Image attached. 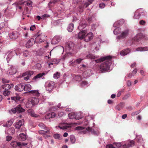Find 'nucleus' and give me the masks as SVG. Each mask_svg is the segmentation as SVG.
Returning <instances> with one entry per match:
<instances>
[{
	"mask_svg": "<svg viewBox=\"0 0 148 148\" xmlns=\"http://www.w3.org/2000/svg\"><path fill=\"white\" fill-rule=\"evenodd\" d=\"M112 57L110 56H105L95 60L97 63L103 61H105L102 63L100 66V70L101 72H105L110 69V66L112 63Z\"/></svg>",
	"mask_w": 148,
	"mask_h": 148,
	"instance_id": "obj_1",
	"label": "nucleus"
},
{
	"mask_svg": "<svg viewBox=\"0 0 148 148\" xmlns=\"http://www.w3.org/2000/svg\"><path fill=\"white\" fill-rule=\"evenodd\" d=\"M134 145V142L133 140L127 141L122 143H115L113 145L111 144L107 145L106 148H128Z\"/></svg>",
	"mask_w": 148,
	"mask_h": 148,
	"instance_id": "obj_2",
	"label": "nucleus"
},
{
	"mask_svg": "<svg viewBox=\"0 0 148 148\" xmlns=\"http://www.w3.org/2000/svg\"><path fill=\"white\" fill-rule=\"evenodd\" d=\"M84 129V127L82 126H78L75 128L76 130H81L80 132L84 134L86 133L87 132H91L92 134L96 136L98 135L99 134V131L96 128L94 129L92 127H88L86 130Z\"/></svg>",
	"mask_w": 148,
	"mask_h": 148,
	"instance_id": "obj_3",
	"label": "nucleus"
},
{
	"mask_svg": "<svg viewBox=\"0 0 148 148\" xmlns=\"http://www.w3.org/2000/svg\"><path fill=\"white\" fill-rule=\"evenodd\" d=\"M85 112H72L69 114V118L71 119H79L84 117L83 114Z\"/></svg>",
	"mask_w": 148,
	"mask_h": 148,
	"instance_id": "obj_4",
	"label": "nucleus"
},
{
	"mask_svg": "<svg viewBox=\"0 0 148 148\" xmlns=\"http://www.w3.org/2000/svg\"><path fill=\"white\" fill-rule=\"evenodd\" d=\"M84 114H83L84 117H85V120L84 121L82 120H79L77 121V122L75 123L76 124L78 125L82 124L84 126H86L89 125V121L88 120H90L93 119V117L91 116V115H88L87 116H85V114L87 113V112H84Z\"/></svg>",
	"mask_w": 148,
	"mask_h": 148,
	"instance_id": "obj_5",
	"label": "nucleus"
},
{
	"mask_svg": "<svg viewBox=\"0 0 148 148\" xmlns=\"http://www.w3.org/2000/svg\"><path fill=\"white\" fill-rule=\"evenodd\" d=\"M74 45V44L71 42H69L67 43L65 47V51L67 55H71L73 53Z\"/></svg>",
	"mask_w": 148,
	"mask_h": 148,
	"instance_id": "obj_6",
	"label": "nucleus"
},
{
	"mask_svg": "<svg viewBox=\"0 0 148 148\" xmlns=\"http://www.w3.org/2000/svg\"><path fill=\"white\" fill-rule=\"evenodd\" d=\"M39 100L36 97H32L29 99L26 105L27 108H30L34 105L37 104L39 102Z\"/></svg>",
	"mask_w": 148,
	"mask_h": 148,
	"instance_id": "obj_7",
	"label": "nucleus"
},
{
	"mask_svg": "<svg viewBox=\"0 0 148 148\" xmlns=\"http://www.w3.org/2000/svg\"><path fill=\"white\" fill-rule=\"evenodd\" d=\"M55 84L52 81H47L45 82V86L47 90L50 92L53 89Z\"/></svg>",
	"mask_w": 148,
	"mask_h": 148,
	"instance_id": "obj_8",
	"label": "nucleus"
},
{
	"mask_svg": "<svg viewBox=\"0 0 148 148\" xmlns=\"http://www.w3.org/2000/svg\"><path fill=\"white\" fill-rule=\"evenodd\" d=\"M27 143H22L15 141H12L10 143V145L14 147H16L21 148L23 147L26 146Z\"/></svg>",
	"mask_w": 148,
	"mask_h": 148,
	"instance_id": "obj_9",
	"label": "nucleus"
},
{
	"mask_svg": "<svg viewBox=\"0 0 148 148\" xmlns=\"http://www.w3.org/2000/svg\"><path fill=\"white\" fill-rule=\"evenodd\" d=\"M128 34L129 30L128 29H126L123 31L119 35L116 36V40H117V41H118L120 39H123L126 37Z\"/></svg>",
	"mask_w": 148,
	"mask_h": 148,
	"instance_id": "obj_10",
	"label": "nucleus"
},
{
	"mask_svg": "<svg viewBox=\"0 0 148 148\" xmlns=\"http://www.w3.org/2000/svg\"><path fill=\"white\" fill-rule=\"evenodd\" d=\"M45 37V35L44 33H41L40 34H38L34 42L41 43L44 41Z\"/></svg>",
	"mask_w": 148,
	"mask_h": 148,
	"instance_id": "obj_11",
	"label": "nucleus"
},
{
	"mask_svg": "<svg viewBox=\"0 0 148 148\" xmlns=\"http://www.w3.org/2000/svg\"><path fill=\"white\" fill-rule=\"evenodd\" d=\"M56 127H58L60 129H62L63 130H65L69 129L70 128L71 126L66 123H62L60 124L59 125Z\"/></svg>",
	"mask_w": 148,
	"mask_h": 148,
	"instance_id": "obj_12",
	"label": "nucleus"
},
{
	"mask_svg": "<svg viewBox=\"0 0 148 148\" xmlns=\"http://www.w3.org/2000/svg\"><path fill=\"white\" fill-rule=\"evenodd\" d=\"M16 54V56H19V53H18L16 50L11 51L8 55L7 57V61H10L12 57L14 56Z\"/></svg>",
	"mask_w": 148,
	"mask_h": 148,
	"instance_id": "obj_13",
	"label": "nucleus"
},
{
	"mask_svg": "<svg viewBox=\"0 0 148 148\" xmlns=\"http://www.w3.org/2000/svg\"><path fill=\"white\" fill-rule=\"evenodd\" d=\"M9 36L10 39L12 40H14L18 37L19 34L17 32L14 31L10 33L9 34Z\"/></svg>",
	"mask_w": 148,
	"mask_h": 148,
	"instance_id": "obj_14",
	"label": "nucleus"
},
{
	"mask_svg": "<svg viewBox=\"0 0 148 148\" xmlns=\"http://www.w3.org/2000/svg\"><path fill=\"white\" fill-rule=\"evenodd\" d=\"M87 33V31L86 30H82L78 34V38L80 39H84L85 36Z\"/></svg>",
	"mask_w": 148,
	"mask_h": 148,
	"instance_id": "obj_15",
	"label": "nucleus"
},
{
	"mask_svg": "<svg viewBox=\"0 0 148 148\" xmlns=\"http://www.w3.org/2000/svg\"><path fill=\"white\" fill-rule=\"evenodd\" d=\"M61 37L58 36H56L53 37L51 41L52 44H56L58 43L60 40Z\"/></svg>",
	"mask_w": 148,
	"mask_h": 148,
	"instance_id": "obj_16",
	"label": "nucleus"
},
{
	"mask_svg": "<svg viewBox=\"0 0 148 148\" xmlns=\"http://www.w3.org/2000/svg\"><path fill=\"white\" fill-rule=\"evenodd\" d=\"M93 34L92 32L88 33L86 34L84 39V40L86 42H88L92 39L93 37Z\"/></svg>",
	"mask_w": 148,
	"mask_h": 148,
	"instance_id": "obj_17",
	"label": "nucleus"
},
{
	"mask_svg": "<svg viewBox=\"0 0 148 148\" xmlns=\"http://www.w3.org/2000/svg\"><path fill=\"white\" fill-rule=\"evenodd\" d=\"M24 123V120H23L17 121L16 122L15 127L16 129H19L23 125Z\"/></svg>",
	"mask_w": 148,
	"mask_h": 148,
	"instance_id": "obj_18",
	"label": "nucleus"
},
{
	"mask_svg": "<svg viewBox=\"0 0 148 148\" xmlns=\"http://www.w3.org/2000/svg\"><path fill=\"white\" fill-rule=\"evenodd\" d=\"M24 84H19L15 87V89L16 90L21 92L23 91L24 89Z\"/></svg>",
	"mask_w": 148,
	"mask_h": 148,
	"instance_id": "obj_19",
	"label": "nucleus"
},
{
	"mask_svg": "<svg viewBox=\"0 0 148 148\" xmlns=\"http://www.w3.org/2000/svg\"><path fill=\"white\" fill-rule=\"evenodd\" d=\"M25 110L20 105H19L15 108H12L10 111H25Z\"/></svg>",
	"mask_w": 148,
	"mask_h": 148,
	"instance_id": "obj_20",
	"label": "nucleus"
},
{
	"mask_svg": "<svg viewBox=\"0 0 148 148\" xmlns=\"http://www.w3.org/2000/svg\"><path fill=\"white\" fill-rule=\"evenodd\" d=\"M16 69L14 66H11L8 71V73L10 75H13L16 73Z\"/></svg>",
	"mask_w": 148,
	"mask_h": 148,
	"instance_id": "obj_21",
	"label": "nucleus"
},
{
	"mask_svg": "<svg viewBox=\"0 0 148 148\" xmlns=\"http://www.w3.org/2000/svg\"><path fill=\"white\" fill-rule=\"evenodd\" d=\"M17 138L20 141H25L26 139V135L24 133H21L17 136Z\"/></svg>",
	"mask_w": 148,
	"mask_h": 148,
	"instance_id": "obj_22",
	"label": "nucleus"
},
{
	"mask_svg": "<svg viewBox=\"0 0 148 148\" xmlns=\"http://www.w3.org/2000/svg\"><path fill=\"white\" fill-rule=\"evenodd\" d=\"M124 21L123 19H121L120 20L115 22L113 25L114 27H117L118 26L121 25L123 24Z\"/></svg>",
	"mask_w": 148,
	"mask_h": 148,
	"instance_id": "obj_23",
	"label": "nucleus"
},
{
	"mask_svg": "<svg viewBox=\"0 0 148 148\" xmlns=\"http://www.w3.org/2000/svg\"><path fill=\"white\" fill-rule=\"evenodd\" d=\"M34 42V40L33 39H30L27 42L26 45V47L27 48H29L31 47L33 44V42Z\"/></svg>",
	"mask_w": 148,
	"mask_h": 148,
	"instance_id": "obj_24",
	"label": "nucleus"
},
{
	"mask_svg": "<svg viewBox=\"0 0 148 148\" xmlns=\"http://www.w3.org/2000/svg\"><path fill=\"white\" fill-rule=\"evenodd\" d=\"M143 37V34L141 33L137 34L133 38V39L135 41H138L139 40Z\"/></svg>",
	"mask_w": 148,
	"mask_h": 148,
	"instance_id": "obj_25",
	"label": "nucleus"
},
{
	"mask_svg": "<svg viewBox=\"0 0 148 148\" xmlns=\"http://www.w3.org/2000/svg\"><path fill=\"white\" fill-rule=\"evenodd\" d=\"M124 103L121 102L115 107V109L116 110H120L124 107Z\"/></svg>",
	"mask_w": 148,
	"mask_h": 148,
	"instance_id": "obj_26",
	"label": "nucleus"
},
{
	"mask_svg": "<svg viewBox=\"0 0 148 148\" xmlns=\"http://www.w3.org/2000/svg\"><path fill=\"white\" fill-rule=\"evenodd\" d=\"M136 140L137 142L140 143L142 145L143 143V138L142 137L141 135H139L136 136Z\"/></svg>",
	"mask_w": 148,
	"mask_h": 148,
	"instance_id": "obj_27",
	"label": "nucleus"
},
{
	"mask_svg": "<svg viewBox=\"0 0 148 148\" xmlns=\"http://www.w3.org/2000/svg\"><path fill=\"white\" fill-rule=\"evenodd\" d=\"M24 90L26 92H29V91H30V90L31 89V85L29 84H27L24 85Z\"/></svg>",
	"mask_w": 148,
	"mask_h": 148,
	"instance_id": "obj_28",
	"label": "nucleus"
},
{
	"mask_svg": "<svg viewBox=\"0 0 148 148\" xmlns=\"http://www.w3.org/2000/svg\"><path fill=\"white\" fill-rule=\"evenodd\" d=\"M46 75V74L44 73H40L37 74L34 77V79L35 80H36L38 79L42 78L43 79V78H42V77L45 76Z\"/></svg>",
	"mask_w": 148,
	"mask_h": 148,
	"instance_id": "obj_29",
	"label": "nucleus"
},
{
	"mask_svg": "<svg viewBox=\"0 0 148 148\" xmlns=\"http://www.w3.org/2000/svg\"><path fill=\"white\" fill-rule=\"evenodd\" d=\"M130 50L129 49H127L121 51L120 54L121 56H124L130 53Z\"/></svg>",
	"mask_w": 148,
	"mask_h": 148,
	"instance_id": "obj_30",
	"label": "nucleus"
},
{
	"mask_svg": "<svg viewBox=\"0 0 148 148\" xmlns=\"http://www.w3.org/2000/svg\"><path fill=\"white\" fill-rule=\"evenodd\" d=\"M56 113L54 112H51L47 114L46 115V118L47 119H50V118H54L56 116Z\"/></svg>",
	"mask_w": 148,
	"mask_h": 148,
	"instance_id": "obj_31",
	"label": "nucleus"
},
{
	"mask_svg": "<svg viewBox=\"0 0 148 148\" xmlns=\"http://www.w3.org/2000/svg\"><path fill=\"white\" fill-rule=\"evenodd\" d=\"M148 50V47H138L135 50L136 51H145Z\"/></svg>",
	"mask_w": 148,
	"mask_h": 148,
	"instance_id": "obj_32",
	"label": "nucleus"
},
{
	"mask_svg": "<svg viewBox=\"0 0 148 148\" xmlns=\"http://www.w3.org/2000/svg\"><path fill=\"white\" fill-rule=\"evenodd\" d=\"M29 93L32 94L34 96H36L38 97L40 95V94L38 90H32L29 91Z\"/></svg>",
	"mask_w": 148,
	"mask_h": 148,
	"instance_id": "obj_33",
	"label": "nucleus"
},
{
	"mask_svg": "<svg viewBox=\"0 0 148 148\" xmlns=\"http://www.w3.org/2000/svg\"><path fill=\"white\" fill-rule=\"evenodd\" d=\"M13 120H10L8 121L5 124L3 125V126L4 127H10L13 123Z\"/></svg>",
	"mask_w": 148,
	"mask_h": 148,
	"instance_id": "obj_34",
	"label": "nucleus"
},
{
	"mask_svg": "<svg viewBox=\"0 0 148 148\" xmlns=\"http://www.w3.org/2000/svg\"><path fill=\"white\" fill-rule=\"evenodd\" d=\"M11 86L9 84H6L2 85L1 88H2L3 90H9L10 89Z\"/></svg>",
	"mask_w": 148,
	"mask_h": 148,
	"instance_id": "obj_35",
	"label": "nucleus"
},
{
	"mask_svg": "<svg viewBox=\"0 0 148 148\" xmlns=\"http://www.w3.org/2000/svg\"><path fill=\"white\" fill-rule=\"evenodd\" d=\"M86 24L84 22H81L78 27V29L80 30L86 27Z\"/></svg>",
	"mask_w": 148,
	"mask_h": 148,
	"instance_id": "obj_36",
	"label": "nucleus"
},
{
	"mask_svg": "<svg viewBox=\"0 0 148 148\" xmlns=\"http://www.w3.org/2000/svg\"><path fill=\"white\" fill-rule=\"evenodd\" d=\"M34 73V72L32 71H28L25 72V73H23V76H25L26 75H29V77L31 76Z\"/></svg>",
	"mask_w": 148,
	"mask_h": 148,
	"instance_id": "obj_37",
	"label": "nucleus"
},
{
	"mask_svg": "<svg viewBox=\"0 0 148 148\" xmlns=\"http://www.w3.org/2000/svg\"><path fill=\"white\" fill-rule=\"evenodd\" d=\"M97 58V56H95L91 54H89L86 56V58L90 59H95Z\"/></svg>",
	"mask_w": 148,
	"mask_h": 148,
	"instance_id": "obj_38",
	"label": "nucleus"
},
{
	"mask_svg": "<svg viewBox=\"0 0 148 148\" xmlns=\"http://www.w3.org/2000/svg\"><path fill=\"white\" fill-rule=\"evenodd\" d=\"M74 28V25L73 23H71L68 27L67 29L68 31L69 32L72 31Z\"/></svg>",
	"mask_w": 148,
	"mask_h": 148,
	"instance_id": "obj_39",
	"label": "nucleus"
},
{
	"mask_svg": "<svg viewBox=\"0 0 148 148\" xmlns=\"http://www.w3.org/2000/svg\"><path fill=\"white\" fill-rule=\"evenodd\" d=\"M138 12L140 13V16H145L146 15V13L145 11L142 9H140V10H138Z\"/></svg>",
	"mask_w": 148,
	"mask_h": 148,
	"instance_id": "obj_40",
	"label": "nucleus"
},
{
	"mask_svg": "<svg viewBox=\"0 0 148 148\" xmlns=\"http://www.w3.org/2000/svg\"><path fill=\"white\" fill-rule=\"evenodd\" d=\"M121 32V29L118 27L114 29V33L115 34H117L120 33Z\"/></svg>",
	"mask_w": 148,
	"mask_h": 148,
	"instance_id": "obj_41",
	"label": "nucleus"
},
{
	"mask_svg": "<svg viewBox=\"0 0 148 148\" xmlns=\"http://www.w3.org/2000/svg\"><path fill=\"white\" fill-rule=\"evenodd\" d=\"M140 14L138 12V11L137 10L135 12L134 14V18L135 19H138L140 18Z\"/></svg>",
	"mask_w": 148,
	"mask_h": 148,
	"instance_id": "obj_42",
	"label": "nucleus"
},
{
	"mask_svg": "<svg viewBox=\"0 0 148 148\" xmlns=\"http://www.w3.org/2000/svg\"><path fill=\"white\" fill-rule=\"evenodd\" d=\"M20 99L21 98L19 96H14L11 97L12 100L16 102H17L19 101Z\"/></svg>",
	"mask_w": 148,
	"mask_h": 148,
	"instance_id": "obj_43",
	"label": "nucleus"
},
{
	"mask_svg": "<svg viewBox=\"0 0 148 148\" xmlns=\"http://www.w3.org/2000/svg\"><path fill=\"white\" fill-rule=\"evenodd\" d=\"M28 112V114L32 117H37L39 116L38 114H35L34 112Z\"/></svg>",
	"mask_w": 148,
	"mask_h": 148,
	"instance_id": "obj_44",
	"label": "nucleus"
},
{
	"mask_svg": "<svg viewBox=\"0 0 148 148\" xmlns=\"http://www.w3.org/2000/svg\"><path fill=\"white\" fill-rule=\"evenodd\" d=\"M45 130H40L39 131V133L40 134H44L47 133L49 132V130L48 128H46V129H45Z\"/></svg>",
	"mask_w": 148,
	"mask_h": 148,
	"instance_id": "obj_45",
	"label": "nucleus"
},
{
	"mask_svg": "<svg viewBox=\"0 0 148 148\" xmlns=\"http://www.w3.org/2000/svg\"><path fill=\"white\" fill-rule=\"evenodd\" d=\"M19 53V56H20L21 55H22V56L25 57H27L29 55V53L27 50H25L22 53Z\"/></svg>",
	"mask_w": 148,
	"mask_h": 148,
	"instance_id": "obj_46",
	"label": "nucleus"
},
{
	"mask_svg": "<svg viewBox=\"0 0 148 148\" xmlns=\"http://www.w3.org/2000/svg\"><path fill=\"white\" fill-rule=\"evenodd\" d=\"M70 140L72 144H73L75 143V136L73 135H71L70 136Z\"/></svg>",
	"mask_w": 148,
	"mask_h": 148,
	"instance_id": "obj_47",
	"label": "nucleus"
},
{
	"mask_svg": "<svg viewBox=\"0 0 148 148\" xmlns=\"http://www.w3.org/2000/svg\"><path fill=\"white\" fill-rule=\"evenodd\" d=\"M3 94L5 96H7L9 95L10 93V91L9 90H3Z\"/></svg>",
	"mask_w": 148,
	"mask_h": 148,
	"instance_id": "obj_48",
	"label": "nucleus"
},
{
	"mask_svg": "<svg viewBox=\"0 0 148 148\" xmlns=\"http://www.w3.org/2000/svg\"><path fill=\"white\" fill-rule=\"evenodd\" d=\"M88 84V83L86 81H82L80 83V85L82 87L85 86Z\"/></svg>",
	"mask_w": 148,
	"mask_h": 148,
	"instance_id": "obj_49",
	"label": "nucleus"
},
{
	"mask_svg": "<svg viewBox=\"0 0 148 148\" xmlns=\"http://www.w3.org/2000/svg\"><path fill=\"white\" fill-rule=\"evenodd\" d=\"M8 131L10 132V134H13L15 132L14 128L13 127H11L9 129Z\"/></svg>",
	"mask_w": 148,
	"mask_h": 148,
	"instance_id": "obj_50",
	"label": "nucleus"
},
{
	"mask_svg": "<svg viewBox=\"0 0 148 148\" xmlns=\"http://www.w3.org/2000/svg\"><path fill=\"white\" fill-rule=\"evenodd\" d=\"M53 77L56 79H58L60 77V74L59 72H57L53 74Z\"/></svg>",
	"mask_w": 148,
	"mask_h": 148,
	"instance_id": "obj_51",
	"label": "nucleus"
},
{
	"mask_svg": "<svg viewBox=\"0 0 148 148\" xmlns=\"http://www.w3.org/2000/svg\"><path fill=\"white\" fill-rule=\"evenodd\" d=\"M83 60V59L78 58L75 60L74 62V63L79 64L80 63L82 60Z\"/></svg>",
	"mask_w": 148,
	"mask_h": 148,
	"instance_id": "obj_52",
	"label": "nucleus"
},
{
	"mask_svg": "<svg viewBox=\"0 0 148 148\" xmlns=\"http://www.w3.org/2000/svg\"><path fill=\"white\" fill-rule=\"evenodd\" d=\"M26 2V5L27 6H30L32 7V2L30 1H26L24 2L23 3Z\"/></svg>",
	"mask_w": 148,
	"mask_h": 148,
	"instance_id": "obj_53",
	"label": "nucleus"
},
{
	"mask_svg": "<svg viewBox=\"0 0 148 148\" xmlns=\"http://www.w3.org/2000/svg\"><path fill=\"white\" fill-rule=\"evenodd\" d=\"M58 108H59L58 106H53L51 108V109L49 111H55L56 110H57Z\"/></svg>",
	"mask_w": 148,
	"mask_h": 148,
	"instance_id": "obj_54",
	"label": "nucleus"
},
{
	"mask_svg": "<svg viewBox=\"0 0 148 148\" xmlns=\"http://www.w3.org/2000/svg\"><path fill=\"white\" fill-rule=\"evenodd\" d=\"M36 68L37 69H40L41 68V64L40 63H37L35 65Z\"/></svg>",
	"mask_w": 148,
	"mask_h": 148,
	"instance_id": "obj_55",
	"label": "nucleus"
},
{
	"mask_svg": "<svg viewBox=\"0 0 148 148\" xmlns=\"http://www.w3.org/2000/svg\"><path fill=\"white\" fill-rule=\"evenodd\" d=\"M75 79L77 81H79L81 79V77L80 75H77L75 76Z\"/></svg>",
	"mask_w": 148,
	"mask_h": 148,
	"instance_id": "obj_56",
	"label": "nucleus"
},
{
	"mask_svg": "<svg viewBox=\"0 0 148 148\" xmlns=\"http://www.w3.org/2000/svg\"><path fill=\"white\" fill-rule=\"evenodd\" d=\"M38 126L44 129H46L47 128L45 125L43 123H40L39 124Z\"/></svg>",
	"mask_w": 148,
	"mask_h": 148,
	"instance_id": "obj_57",
	"label": "nucleus"
},
{
	"mask_svg": "<svg viewBox=\"0 0 148 148\" xmlns=\"http://www.w3.org/2000/svg\"><path fill=\"white\" fill-rule=\"evenodd\" d=\"M53 137L56 139H59L60 138V134H56L54 135Z\"/></svg>",
	"mask_w": 148,
	"mask_h": 148,
	"instance_id": "obj_58",
	"label": "nucleus"
},
{
	"mask_svg": "<svg viewBox=\"0 0 148 148\" xmlns=\"http://www.w3.org/2000/svg\"><path fill=\"white\" fill-rule=\"evenodd\" d=\"M57 2V1L56 0H53L52 1H50L48 3V5L49 6H51V4L52 3L53 4H54Z\"/></svg>",
	"mask_w": 148,
	"mask_h": 148,
	"instance_id": "obj_59",
	"label": "nucleus"
},
{
	"mask_svg": "<svg viewBox=\"0 0 148 148\" xmlns=\"http://www.w3.org/2000/svg\"><path fill=\"white\" fill-rule=\"evenodd\" d=\"M12 137L10 136H7L6 137V140L7 141H9L11 140Z\"/></svg>",
	"mask_w": 148,
	"mask_h": 148,
	"instance_id": "obj_60",
	"label": "nucleus"
},
{
	"mask_svg": "<svg viewBox=\"0 0 148 148\" xmlns=\"http://www.w3.org/2000/svg\"><path fill=\"white\" fill-rule=\"evenodd\" d=\"M79 7L80 9L79 11L81 12H82L83 11V9L84 8L82 4L79 5Z\"/></svg>",
	"mask_w": 148,
	"mask_h": 148,
	"instance_id": "obj_61",
	"label": "nucleus"
},
{
	"mask_svg": "<svg viewBox=\"0 0 148 148\" xmlns=\"http://www.w3.org/2000/svg\"><path fill=\"white\" fill-rule=\"evenodd\" d=\"M99 7L101 8H103L105 7V4L103 3H101L99 4Z\"/></svg>",
	"mask_w": 148,
	"mask_h": 148,
	"instance_id": "obj_62",
	"label": "nucleus"
},
{
	"mask_svg": "<svg viewBox=\"0 0 148 148\" xmlns=\"http://www.w3.org/2000/svg\"><path fill=\"white\" fill-rule=\"evenodd\" d=\"M2 82L3 83H6L9 82V80H7L5 79H3L2 80Z\"/></svg>",
	"mask_w": 148,
	"mask_h": 148,
	"instance_id": "obj_63",
	"label": "nucleus"
},
{
	"mask_svg": "<svg viewBox=\"0 0 148 148\" xmlns=\"http://www.w3.org/2000/svg\"><path fill=\"white\" fill-rule=\"evenodd\" d=\"M145 22L143 20H141L139 22V23L141 25H145Z\"/></svg>",
	"mask_w": 148,
	"mask_h": 148,
	"instance_id": "obj_64",
	"label": "nucleus"
}]
</instances>
